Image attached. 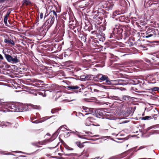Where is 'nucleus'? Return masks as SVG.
<instances>
[{
  "mask_svg": "<svg viewBox=\"0 0 159 159\" xmlns=\"http://www.w3.org/2000/svg\"><path fill=\"white\" fill-rule=\"evenodd\" d=\"M5 57L7 61L12 63H16L20 61L19 59L16 56H11L9 54H5Z\"/></svg>",
  "mask_w": 159,
  "mask_h": 159,
  "instance_id": "1",
  "label": "nucleus"
},
{
  "mask_svg": "<svg viewBox=\"0 0 159 159\" xmlns=\"http://www.w3.org/2000/svg\"><path fill=\"white\" fill-rule=\"evenodd\" d=\"M23 105L20 103H13L10 106V108L11 110V111L20 112L22 110V107H17L18 106H22ZM10 111L9 110H7V111Z\"/></svg>",
  "mask_w": 159,
  "mask_h": 159,
  "instance_id": "2",
  "label": "nucleus"
},
{
  "mask_svg": "<svg viewBox=\"0 0 159 159\" xmlns=\"http://www.w3.org/2000/svg\"><path fill=\"white\" fill-rule=\"evenodd\" d=\"M54 16H51V17L48 19L44 23V25L46 29H47V30L53 24L54 21Z\"/></svg>",
  "mask_w": 159,
  "mask_h": 159,
  "instance_id": "3",
  "label": "nucleus"
},
{
  "mask_svg": "<svg viewBox=\"0 0 159 159\" xmlns=\"http://www.w3.org/2000/svg\"><path fill=\"white\" fill-rule=\"evenodd\" d=\"M96 78L100 80V82L106 81V82L108 84H109L110 82L107 76L102 74L97 75L96 76Z\"/></svg>",
  "mask_w": 159,
  "mask_h": 159,
  "instance_id": "4",
  "label": "nucleus"
},
{
  "mask_svg": "<svg viewBox=\"0 0 159 159\" xmlns=\"http://www.w3.org/2000/svg\"><path fill=\"white\" fill-rule=\"evenodd\" d=\"M153 29L148 28L146 31V34L147 35L145 36L146 38H148L152 36L154 33Z\"/></svg>",
  "mask_w": 159,
  "mask_h": 159,
  "instance_id": "5",
  "label": "nucleus"
},
{
  "mask_svg": "<svg viewBox=\"0 0 159 159\" xmlns=\"http://www.w3.org/2000/svg\"><path fill=\"white\" fill-rule=\"evenodd\" d=\"M83 109L85 110V112H88V113H86L85 115L91 114L93 112V109L91 108H89L86 107H83Z\"/></svg>",
  "mask_w": 159,
  "mask_h": 159,
  "instance_id": "6",
  "label": "nucleus"
},
{
  "mask_svg": "<svg viewBox=\"0 0 159 159\" xmlns=\"http://www.w3.org/2000/svg\"><path fill=\"white\" fill-rule=\"evenodd\" d=\"M4 42L6 43L11 44L13 45L15 44V43L13 41L9 38H8V39H5L4 40Z\"/></svg>",
  "mask_w": 159,
  "mask_h": 159,
  "instance_id": "7",
  "label": "nucleus"
},
{
  "mask_svg": "<svg viewBox=\"0 0 159 159\" xmlns=\"http://www.w3.org/2000/svg\"><path fill=\"white\" fill-rule=\"evenodd\" d=\"M48 118H49L47 117H46L43 118V119H42V120H40L39 121H36L34 122V123H39L42 122H43L45 120H46L48 119Z\"/></svg>",
  "mask_w": 159,
  "mask_h": 159,
  "instance_id": "8",
  "label": "nucleus"
},
{
  "mask_svg": "<svg viewBox=\"0 0 159 159\" xmlns=\"http://www.w3.org/2000/svg\"><path fill=\"white\" fill-rule=\"evenodd\" d=\"M81 143L80 142H76V144L79 147H80V148H82L84 146V144H83V143Z\"/></svg>",
  "mask_w": 159,
  "mask_h": 159,
  "instance_id": "9",
  "label": "nucleus"
},
{
  "mask_svg": "<svg viewBox=\"0 0 159 159\" xmlns=\"http://www.w3.org/2000/svg\"><path fill=\"white\" fill-rule=\"evenodd\" d=\"M69 88L71 89H77L79 88V87L78 86H72L68 87Z\"/></svg>",
  "mask_w": 159,
  "mask_h": 159,
  "instance_id": "10",
  "label": "nucleus"
},
{
  "mask_svg": "<svg viewBox=\"0 0 159 159\" xmlns=\"http://www.w3.org/2000/svg\"><path fill=\"white\" fill-rule=\"evenodd\" d=\"M109 98L112 99H115L116 100H119V98L117 96H110L109 97Z\"/></svg>",
  "mask_w": 159,
  "mask_h": 159,
  "instance_id": "11",
  "label": "nucleus"
},
{
  "mask_svg": "<svg viewBox=\"0 0 159 159\" xmlns=\"http://www.w3.org/2000/svg\"><path fill=\"white\" fill-rule=\"evenodd\" d=\"M8 16V14H7L5 16L4 19V22L5 25H7V18Z\"/></svg>",
  "mask_w": 159,
  "mask_h": 159,
  "instance_id": "12",
  "label": "nucleus"
},
{
  "mask_svg": "<svg viewBox=\"0 0 159 159\" xmlns=\"http://www.w3.org/2000/svg\"><path fill=\"white\" fill-rule=\"evenodd\" d=\"M10 125V123L9 122H2L1 123V124H0V125L2 126H7L8 125Z\"/></svg>",
  "mask_w": 159,
  "mask_h": 159,
  "instance_id": "13",
  "label": "nucleus"
},
{
  "mask_svg": "<svg viewBox=\"0 0 159 159\" xmlns=\"http://www.w3.org/2000/svg\"><path fill=\"white\" fill-rule=\"evenodd\" d=\"M93 118L92 117H89L87 118V121H90L91 123L93 122Z\"/></svg>",
  "mask_w": 159,
  "mask_h": 159,
  "instance_id": "14",
  "label": "nucleus"
},
{
  "mask_svg": "<svg viewBox=\"0 0 159 159\" xmlns=\"http://www.w3.org/2000/svg\"><path fill=\"white\" fill-rule=\"evenodd\" d=\"M23 2L24 4L26 5H28L30 3V2L29 0H23Z\"/></svg>",
  "mask_w": 159,
  "mask_h": 159,
  "instance_id": "15",
  "label": "nucleus"
},
{
  "mask_svg": "<svg viewBox=\"0 0 159 159\" xmlns=\"http://www.w3.org/2000/svg\"><path fill=\"white\" fill-rule=\"evenodd\" d=\"M150 90L153 91H158L159 90V88L158 87H154L151 89Z\"/></svg>",
  "mask_w": 159,
  "mask_h": 159,
  "instance_id": "16",
  "label": "nucleus"
},
{
  "mask_svg": "<svg viewBox=\"0 0 159 159\" xmlns=\"http://www.w3.org/2000/svg\"><path fill=\"white\" fill-rule=\"evenodd\" d=\"M64 126H66V125H64L63 126H61L60 127V128H59V129H58V130H59V129H60V130H61L62 131L65 130L66 129V128L64 127Z\"/></svg>",
  "mask_w": 159,
  "mask_h": 159,
  "instance_id": "17",
  "label": "nucleus"
},
{
  "mask_svg": "<svg viewBox=\"0 0 159 159\" xmlns=\"http://www.w3.org/2000/svg\"><path fill=\"white\" fill-rule=\"evenodd\" d=\"M150 117H151L149 116H146L145 117H142L141 118V119L142 120H148L149 119V118Z\"/></svg>",
  "mask_w": 159,
  "mask_h": 159,
  "instance_id": "18",
  "label": "nucleus"
},
{
  "mask_svg": "<svg viewBox=\"0 0 159 159\" xmlns=\"http://www.w3.org/2000/svg\"><path fill=\"white\" fill-rule=\"evenodd\" d=\"M85 125L86 126H90L91 125V124L90 123V121H87V119L86 120Z\"/></svg>",
  "mask_w": 159,
  "mask_h": 159,
  "instance_id": "19",
  "label": "nucleus"
},
{
  "mask_svg": "<svg viewBox=\"0 0 159 159\" xmlns=\"http://www.w3.org/2000/svg\"><path fill=\"white\" fill-rule=\"evenodd\" d=\"M33 108L35 109H40V107L39 106H37L36 105H34L33 107Z\"/></svg>",
  "mask_w": 159,
  "mask_h": 159,
  "instance_id": "20",
  "label": "nucleus"
},
{
  "mask_svg": "<svg viewBox=\"0 0 159 159\" xmlns=\"http://www.w3.org/2000/svg\"><path fill=\"white\" fill-rule=\"evenodd\" d=\"M120 13L117 11H115L113 13L114 16H116L117 15L119 14Z\"/></svg>",
  "mask_w": 159,
  "mask_h": 159,
  "instance_id": "21",
  "label": "nucleus"
},
{
  "mask_svg": "<svg viewBox=\"0 0 159 159\" xmlns=\"http://www.w3.org/2000/svg\"><path fill=\"white\" fill-rule=\"evenodd\" d=\"M51 13H52L53 15L55 16H56V17H57V14L56 12H55V11L54 10H52V11H51Z\"/></svg>",
  "mask_w": 159,
  "mask_h": 159,
  "instance_id": "22",
  "label": "nucleus"
},
{
  "mask_svg": "<svg viewBox=\"0 0 159 159\" xmlns=\"http://www.w3.org/2000/svg\"><path fill=\"white\" fill-rule=\"evenodd\" d=\"M2 154L3 155H11V153L8 152V153H5V152H2Z\"/></svg>",
  "mask_w": 159,
  "mask_h": 159,
  "instance_id": "23",
  "label": "nucleus"
},
{
  "mask_svg": "<svg viewBox=\"0 0 159 159\" xmlns=\"http://www.w3.org/2000/svg\"><path fill=\"white\" fill-rule=\"evenodd\" d=\"M108 7H109L110 9H112L113 7V4H111Z\"/></svg>",
  "mask_w": 159,
  "mask_h": 159,
  "instance_id": "24",
  "label": "nucleus"
},
{
  "mask_svg": "<svg viewBox=\"0 0 159 159\" xmlns=\"http://www.w3.org/2000/svg\"><path fill=\"white\" fill-rule=\"evenodd\" d=\"M23 105V106H17V107H22V110L21 111H23V110H24V105L22 104Z\"/></svg>",
  "mask_w": 159,
  "mask_h": 159,
  "instance_id": "25",
  "label": "nucleus"
},
{
  "mask_svg": "<svg viewBox=\"0 0 159 159\" xmlns=\"http://www.w3.org/2000/svg\"><path fill=\"white\" fill-rule=\"evenodd\" d=\"M3 57L0 54V59L3 60Z\"/></svg>",
  "mask_w": 159,
  "mask_h": 159,
  "instance_id": "26",
  "label": "nucleus"
},
{
  "mask_svg": "<svg viewBox=\"0 0 159 159\" xmlns=\"http://www.w3.org/2000/svg\"><path fill=\"white\" fill-rule=\"evenodd\" d=\"M43 14L42 13H41L40 14V18L41 19H42L43 18Z\"/></svg>",
  "mask_w": 159,
  "mask_h": 159,
  "instance_id": "27",
  "label": "nucleus"
},
{
  "mask_svg": "<svg viewBox=\"0 0 159 159\" xmlns=\"http://www.w3.org/2000/svg\"><path fill=\"white\" fill-rule=\"evenodd\" d=\"M78 137L80 138H83V139H84V136H81L80 135H78Z\"/></svg>",
  "mask_w": 159,
  "mask_h": 159,
  "instance_id": "28",
  "label": "nucleus"
},
{
  "mask_svg": "<svg viewBox=\"0 0 159 159\" xmlns=\"http://www.w3.org/2000/svg\"><path fill=\"white\" fill-rule=\"evenodd\" d=\"M94 91L98 92L99 91L97 89H94Z\"/></svg>",
  "mask_w": 159,
  "mask_h": 159,
  "instance_id": "29",
  "label": "nucleus"
},
{
  "mask_svg": "<svg viewBox=\"0 0 159 159\" xmlns=\"http://www.w3.org/2000/svg\"><path fill=\"white\" fill-rule=\"evenodd\" d=\"M94 159H101L99 157H95Z\"/></svg>",
  "mask_w": 159,
  "mask_h": 159,
  "instance_id": "30",
  "label": "nucleus"
},
{
  "mask_svg": "<svg viewBox=\"0 0 159 159\" xmlns=\"http://www.w3.org/2000/svg\"><path fill=\"white\" fill-rule=\"evenodd\" d=\"M2 104L1 100L0 99V105H1Z\"/></svg>",
  "mask_w": 159,
  "mask_h": 159,
  "instance_id": "31",
  "label": "nucleus"
},
{
  "mask_svg": "<svg viewBox=\"0 0 159 159\" xmlns=\"http://www.w3.org/2000/svg\"><path fill=\"white\" fill-rule=\"evenodd\" d=\"M95 137H98V136H99V135H95Z\"/></svg>",
  "mask_w": 159,
  "mask_h": 159,
  "instance_id": "32",
  "label": "nucleus"
},
{
  "mask_svg": "<svg viewBox=\"0 0 159 159\" xmlns=\"http://www.w3.org/2000/svg\"><path fill=\"white\" fill-rule=\"evenodd\" d=\"M4 111V112H6V111L4 110V111Z\"/></svg>",
  "mask_w": 159,
  "mask_h": 159,
  "instance_id": "33",
  "label": "nucleus"
},
{
  "mask_svg": "<svg viewBox=\"0 0 159 159\" xmlns=\"http://www.w3.org/2000/svg\"><path fill=\"white\" fill-rule=\"evenodd\" d=\"M50 134H47V135H49Z\"/></svg>",
  "mask_w": 159,
  "mask_h": 159,
  "instance_id": "34",
  "label": "nucleus"
},
{
  "mask_svg": "<svg viewBox=\"0 0 159 159\" xmlns=\"http://www.w3.org/2000/svg\"><path fill=\"white\" fill-rule=\"evenodd\" d=\"M73 100H73H71V101H73V100Z\"/></svg>",
  "mask_w": 159,
  "mask_h": 159,
  "instance_id": "35",
  "label": "nucleus"
}]
</instances>
